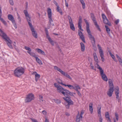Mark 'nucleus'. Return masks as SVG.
<instances>
[{
  "label": "nucleus",
  "instance_id": "nucleus-1",
  "mask_svg": "<svg viewBox=\"0 0 122 122\" xmlns=\"http://www.w3.org/2000/svg\"><path fill=\"white\" fill-rule=\"evenodd\" d=\"M0 32L1 34L0 36H2L3 38L5 39V40L6 41H7V44L9 47L11 49H12L13 47L11 45V44L12 43V41L7 36L6 34L2 30L0 29Z\"/></svg>",
  "mask_w": 122,
  "mask_h": 122
},
{
  "label": "nucleus",
  "instance_id": "nucleus-2",
  "mask_svg": "<svg viewBox=\"0 0 122 122\" xmlns=\"http://www.w3.org/2000/svg\"><path fill=\"white\" fill-rule=\"evenodd\" d=\"M25 72V69L22 67H18L14 70V73L16 77H19L23 74Z\"/></svg>",
  "mask_w": 122,
  "mask_h": 122
},
{
  "label": "nucleus",
  "instance_id": "nucleus-3",
  "mask_svg": "<svg viewBox=\"0 0 122 122\" xmlns=\"http://www.w3.org/2000/svg\"><path fill=\"white\" fill-rule=\"evenodd\" d=\"M35 98L34 95L32 93H30L27 95L25 99V102L26 103L29 102L33 100Z\"/></svg>",
  "mask_w": 122,
  "mask_h": 122
},
{
  "label": "nucleus",
  "instance_id": "nucleus-4",
  "mask_svg": "<svg viewBox=\"0 0 122 122\" xmlns=\"http://www.w3.org/2000/svg\"><path fill=\"white\" fill-rule=\"evenodd\" d=\"M24 12L30 27L33 26L31 23V19L27 11L26 10H24Z\"/></svg>",
  "mask_w": 122,
  "mask_h": 122
},
{
  "label": "nucleus",
  "instance_id": "nucleus-5",
  "mask_svg": "<svg viewBox=\"0 0 122 122\" xmlns=\"http://www.w3.org/2000/svg\"><path fill=\"white\" fill-rule=\"evenodd\" d=\"M54 85L57 88V90L58 92L59 93H61L62 94H64V90L65 89L64 88L61 86L59 84H57L56 83L54 84Z\"/></svg>",
  "mask_w": 122,
  "mask_h": 122
},
{
  "label": "nucleus",
  "instance_id": "nucleus-6",
  "mask_svg": "<svg viewBox=\"0 0 122 122\" xmlns=\"http://www.w3.org/2000/svg\"><path fill=\"white\" fill-rule=\"evenodd\" d=\"M64 92L65 93V94H63L65 97H68L69 95L71 96H74L73 93L65 89L64 90Z\"/></svg>",
  "mask_w": 122,
  "mask_h": 122
},
{
  "label": "nucleus",
  "instance_id": "nucleus-7",
  "mask_svg": "<svg viewBox=\"0 0 122 122\" xmlns=\"http://www.w3.org/2000/svg\"><path fill=\"white\" fill-rule=\"evenodd\" d=\"M63 99L68 103V104L69 105L73 104V102L69 97H63Z\"/></svg>",
  "mask_w": 122,
  "mask_h": 122
},
{
  "label": "nucleus",
  "instance_id": "nucleus-8",
  "mask_svg": "<svg viewBox=\"0 0 122 122\" xmlns=\"http://www.w3.org/2000/svg\"><path fill=\"white\" fill-rule=\"evenodd\" d=\"M31 29V30L32 31V34L33 36L35 38H37V32L35 30L33 27L32 26L30 27Z\"/></svg>",
  "mask_w": 122,
  "mask_h": 122
},
{
  "label": "nucleus",
  "instance_id": "nucleus-9",
  "mask_svg": "<svg viewBox=\"0 0 122 122\" xmlns=\"http://www.w3.org/2000/svg\"><path fill=\"white\" fill-rule=\"evenodd\" d=\"M78 33L80 37V38L81 39L82 41L84 43H85V38L82 32L80 30H78Z\"/></svg>",
  "mask_w": 122,
  "mask_h": 122
},
{
  "label": "nucleus",
  "instance_id": "nucleus-10",
  "mask_svg": "<svg viewBox=\"0 0 122 122\" xmlns=\"http://www.w3.org/2000/svg\"><path fill=\"white\" fill-rule=\"evenodd\" d=\"M95 67H97V68L100 71V73L101 75V76L103 75H104L105 74L104 73V71L103 70L102 68L99 66V65L97 63H96L95 65Z\"/></svg>",
  "mask_w": 122,
  "mask_h": 122
},
{
  "label": "nucleus",
  "instance_id": "nucleus-11",
  "mask_svg": "<svg viewBox=\"0 0 122 122\" xmlns=\"http://www.w3.org/2000/svg\"><path fill=\"white\" fill-rule=\"evenodd\" d=\"M54 68L55 70H56L60 72L63 75L65 76L66 73L65 72L62 70L60 69L58 67L56 66H54Z\"/></svg>",
  "mask_w": 122,
  "mask_h": 122
},
{
  "label": "nucleus",
  "instance_id": "nucleus-12",
  "mask_svg": "<svg viewBox=\"0 0 122 122\" xmlns=\"http://www.w3.org/2000/svg\"><path fill=\"white\" fill-rule=\"evenodd\" d=\"M32 74L35 75V81L36 82L37 81L40 77V75L37 74V72L36 71L34 72Z\"/></svg>",
  "mask_w": 122,
  "mask_h": 122
},
{
  "label": "nucleus",
  "instance_id": "nucleus-13",
  "mask_svg": "<svg viewBox=\"0 0 122 122\" xmlns=\"http://www.w3.org/2000/svg\"><path fill=\"white\" fill-rule=\"evenodd\" d=\"M92 19L93 20V22L94 23V24L96 26V27L100 31V29L99 28V26L97 24V22L96 21L95 17L92 18Z\"/></svg>",
  "mask_w": 122,
  "mask_h": 122
},
{
  "label": "nucleus",
  "instance_id": "nucleus-14",
  "mask_svg": "<svg viewBox=\"0 0 122 122\" xmlns=\"http://www.w3.org/2000/svg\"><path fill=\"white\" fill-rule=\"evenodd\" d=\"M114 91L113 89L111 88H109L108 91L107 92V95L109 97H111L112 95L113 92Z\"/></svg>",
  "mask_w": 122,
  "mask_h": 122
},
{
  "label": "nucleus",
  "instance_id": "nucleus-15",
  "mask_svg": "<svg viewBox=\"0 0 122 122\" xmlns=\"http://www.w3.org/2000/svg\"><path fill=\"white\" fill-rule=\"evenodd\" d=\"M88 37L91 40L92 42V43L95 44V38L94 36L92 35L91 34H89V35H88Z\"/></svg>",
  "mask_w": 122,
  "mask_h": 122
},
{
  "label": "nucleus",
  "instance_id": "nucleus-16",
  "mask_svg": "<svg viewBox=\"0 0 122 122\" xmlns=\"http://www.w3.org/2000/svg\"><path fill=\"white\" fill-rule=\"evenodd\" d=\"M99 52L100 54V56L101 57V59L102 61L103 62H104V61L105 60L104 58L103 57L104 56V53L103 51L102 50H99Z\"/></svg>",
  "mask_w": 122,
  "mask_h": 122
},
{
  "label": "nucleus",
  "instance_id": "nucleus-17",
  "mask_svg": "<svg viewBox=\"0 0 122 122\" xmlns=\"http://www.w3.org/2000/svg\"><path fill=\"white\" fill-rule=\"evenodd\" d=\"M8 19L11 21L12 22L15 21L13 16L10 14H9L8 15Z\"/></svg>",
  "mask_w": 122,
  "mask_h": 122
},
{
  "label": "nucleus",
  "instance_id": "nucleus-18",
  "mask_svg": "<svg viewBox=\"0 0 122 122\" xmlns=\"http://www.w3.org/2000/svg\"><path fill=\"white\" fill-rule=\"evenodd\" d=\"M103 21L105 24L109 26H111L112 25L111 23L109 21H108V20L107 18L103 20Z\"/></svg>",
  "mask_w": 122,
  "mask_h": 122
},
{
  "label": "nucleus",
  "instance_id": "nucleus-19",
  "mask_svg": "<svg viewBox=\"0 0 122 122\" xmlns=\"http://www.w3.org/2000/svg\"><path fill=\"white\" fill-rule=\"evenodd\" d=\"M36 50L39 53L41 54H42L44 55H45V52L40 49L38 48L36 49Z\"/></svg>",
  "mask_w": 122,
  "mask_h": 122
},
{
  "label": "nucleus",
  "instance_id": "nucleus-20",
  "mask_svg": "<svg viewBox=\"0 0 122 122\" xmlns=\"http://www.w3.org/2000/svg\"><path fill=\"white\" fill-rule=\"evenodd\" d=\"M47 13L48 17H50L52 16L51 10V9L49 8H47Z\"/></svg>",
  "mask_w": 122,
  "mask_h": 122
},
{
  "label": "nucleus",
  "instance_id": "nucleus-21",
  "mask_svg": "<svg viewBox=\"0 0 122 122\" xmlns=\"http://www.w3.org/2000/svg\"><path fill=\"white\" fill-rule=\"evenodd\" d=\"M93 56L95 61L97 63L98 62V60L96 53L94 52Z\"/></svg>",
  "mask_w": 122,
  "mask_h": 122
},
{
  "label": "nucleus",
  "instance_id": "nucleus-22",
  "mask_svg": "<svg viewBox=\"0 0 122 122\" xmlns=\"http://www.w3.org/2000/svg\"><path fill=\"white\" fill-rule=\"evenodd\" d=\"M93 104L90 103L89 104V109L91 113L92 114L93 112V109L92 107Z\"/></svg>",
  "mask_w": 122,
  "mask_h": 122
},
{
  "label": "nucleus",
  "instance_id": "nucleus-23",
  "mask_svg": "<svg viewBox=\"0 0 122 122\" xmlns=\"http://www.w3.org/2000/svg\"><path fill=\"white\" fill-rule=\"evenodd\" d=\"M81 117H80V114L79 112H78V114L76 117V122H80Z\"/></svg>",
  "mask_w": 122,
  "mask_h": 122
},
{
  "label": "nucleus",
  "instance_id": "nucleus-24",
  "mask_svg": "<svg viewBox=\"0 0 122 122\" xmlns=\"http://www.w3.org/2000/svg\"><path fill=\"white\" fill-rule=\"evenodd\" d=\"M115 93L116 96V98L117 99L119 98L118 96V94L119 93V89L118 88H116L115 90Z\"/></svg>",
  "mask_w": 122,
  "mask_h": 122
},
{
  "label": "nucleus",
  "instance_id": "nucleus-25",
  "mask_svg": "<svg viewBox=\"0 0 122 122\" xmlns=\"http://www.w3.org/2000/svg\"><path fill=\"white\" fill-rule=\"evenodd\" d=\"M81 50L83 52L85 50V45L83 43L81 42L80 43Z\"/></svg>",
  "mask_w": 122,
  "mask_h": 122
},
{
  "label": "nucleus",
  "instance_id": "nucleus-26",
  "mask_svg": "<svg viewBox=\"0 0 122 122\" xmlns=\"http://www.w3.org/2000/svg\"><path fill=\"white\" fill-rule=\"evenodd\" d=\"M47 39L51 44L53 46L54 45L55 43H56L55 42L53 41L50 37Z\"/></svg>",
  "mask_w": 122,
  "mask_h": 122
},
{
  "label": "nucleus",
  "instance_id": "nucleus-27",
  "mask_svg": "<svg viewBox=\"0 0 122 122\" xmlns=\"http://www.w3.org/2000/svg\"><path fill=\"white\" fill-rule=\"evenodd\" d=\"M101 107L100 105H98L97 108V112L98 116H100L101 115Z\"/></svg>",
  "mask_w": 122,
  "mask_h": 122
},
{
  "label": "nucleus",
  "instance_id": "nucleus-28",
  "mask_svg": "<svg viewBox=\"0 0 122 122\" xmlns=\"http://www.w3.org/2000/svg\"><path fill=\"white\" fill-rule=\"evenodd\" d=\"M70 29L74 31L75 30V28L73 23L70 24Z\"/></svg>",
  "mask_w": 122,
  "mask_h": 122
},
{
  "label": "nucleus",
  "instance_id": "nucleus-29",
  "mask_svg": "<svg viewBox=\"0 0 122 122\" xmlns=\"http://www.w3.org/2000/svg\"><path fill=\"white\" fill-rule=\"evenodd\" d=\"M102 79L104 81H107L108 80V79L107 77L105 75V74L104 75L102 76H101Z\"/></svg>",
  "mask_w": 122,
  "mask_h": 122
},
{
  "label": "nucleus",
  "instance_id": "nucleus-30",
  "mask_svg": "<svg viewBox=\"0 0 122 122\" xmlns=\"http://www.w3.org/2000/svg\"><path fill=\"white\" fill-rule=\"evenodd\" d=\"M36 61L40 64L42 65V63L41 61L37 57L35 58Z\"/></svg>",
  "mask_w": 122,
  "mask_h": 122
},
{
  "label": "nucleus",
  "instance_id": "nucleus-31",
  "mask_svg": "<svg viewBox=\"0 0 122 122\" xmlns=\"http://www.w3.org/2000/svg\"><path fill=\"white\" fill-rule=\"evenodd\" d=\"M105 27L106 29V31L107 33L109 35L110 33V29L108 28V27L106 25H105Z\"/></svg>",
  "mask_w": 122,
  "mask_h": 122
},
{
  "label": "nucleus",
  "instance_id": "nucleus-32",
  "mask_svg": "<svg viewBox=\"0 0 122 122\" xmlns=\"http://www.w3.org/2000/svg\"><path fill=\"white\" fill-rule=\"evenodd\" d=\"M48 17L49 20L50 25H51L52 26H54V24L52 23L53 22V20L52 19L51 17Z\"/></svg>",
  "mask_w": 122,
  "mask_h": 122
},
{
  "label": "nucleus",
  "instance_id": "nucleus-33",
  "mask_svg": "<svg viewBox=\"0 0 122 122\" xmlns=\"http://www.w3.org/2000/svg\"><path fill=\"white\" fill-rule=\"evenodd\" d=\"M80 1L81 4H82V8L83 9L85 8V3L84 2V1L83 0H80Z\"/></svg>",
  "mask_w": 122,
  "mask_h": 122
},
{
  "label": "nucleus",
  "instance_id": "nucleus-34",
  "mask_svg": "<svg viewBox=\"0 0 122 122\" xmlns=\"http://www.w3.org/2000/svg\"><path fill=\"white\" fill-rule=\"evenodd\" d=\"M64 86H68L69 88L70 89H74V87L73 86L71 85H64Z\"/></svg>",
  "mask_w": 122,
  "mask_h": 122
},
{
  "label": "nucleus",
  "instance_id": "nucleus-35",
  "mask_svg": "<svg viewBox=\"0 0 122 122\" xmlns=\"http://www.w3.org/2000/svg\"><path fill=\"white\" fill-rule=\"evenodd\" d=\"M86 30L88 35L91 34L89 29V26H86Z\"/></svg>",
  "mask_w": 122,
  "mask_h": 122
},
{
  "label": "nucleus",
  "instance_id": "nucleus-36",
  "mask_svg": "<svg viewBox=\"0 0 122 122\" xmlns=\"http://www.w3.org/2000/svg\"><path fill=\"white\" fill-rule=\"evenodd\" d=\"M57 8H56V10L58 12H59V13H60L61 14V15H62V12L61 11V10H60L59 8L60 7L59 5L57 6Z\"/></svg>",
  "mask_w": 122,
  "mask_h": 122
},
{
  "label": "nucleus",
  "instance_id": "nucleus-37",
  "mask_svg": "<svg viewBox=\"0 0 122 122\" xmlns=\"http://www.w3.org/2000/svg\"><path fill=\"white\" fill-rule=\"evenodd\" d=\"M45 30L46 35V37L47 38L50 37L49 35L47 29L46 28L45 29Z\"/></svg>",
  "mask_w": 122,
  "mask_h": 122
},
{
  "label": "nucleus",
  "instance_id": "nucleus-38",
  "mask_svg": "<svg viewBox=\"0 0 122 122\" xmlns=\"http://www.w3.org/2000/svg\"><path fill=\"white\" fill-rule=\"evenodd\" d=\"M2 15V12L1 10V7H0V20L2 22L4 20L1 17Z\"/></svg>",
  "mask_w": 122,
  "mask_h": 122
},
{
  "label": "nucleus",
  "instance_id": "nucleus-39",
  "mask_svg": "<svg viewBox=\"0 0 122 122\" xmlns=\"http://www.w3.org/2000/svg\"><path fill=\"white\" fill-rule=\"evenodd\" d=\"M109 52L110 55L111 56L112 58L113 59V60L114 61H116V60L115 58V56H114V55H113V54H112L110 52Z\"/></svg>",
  "mask_w": 122,
  "mask_h": 122
},
{
  "label": "nucleus",
  "instance_id": "nucleus-40",
  "mask_svg": "<svg viewBox=\"0 0 122 122\" xmlns=\"http://www.w3.org/2000/svg\"><path fill=\"white\" fill-rule=\"evenodd\" d=\"M90 66L92 69L94 70L95 71L96 70V69L95 68H94V67L92 66V63H91L90 64Z\"/></svg>",
  "mask_w": 122,
  "mask_h": 122
},
{
  "label": "nucleus",
  "instance_id": "nucleus-41",
  "mask_svg": "<svg viewBox=\"0 0 122 122\" xmlns=\"http://www.w3.org/2000/svg\"><path fill=\"white\" fill-rule=\"evenodd\" d=\"M25 49L29 51H31V49L27 46H25L24 47Z\"/></svg>",
  "mask_w": 122,
  "mask_h": 122
},
{
  "label": "nucleus",
  "instance_id": "nucleus-42",
  "mask_svg": "<svg viewBox=\"0 0 122 122\" xmlns=\"http://www.w3.org/2000/svg\"><path fill=\"white\" fill-rule=\"evenodd\" d=\"M30 55L31 56L35 58H36L37 57L36 56L35 54L33 52H32L31 54H30Z\"/></svg>",
  "mask_w": 122,
  "mask_h": 122
},
{
  "label": "nucleus",
  "instance_id": "nucleus-43",
  "mask_svg": "<svg viewBox=\"0 0 122 122\" xmlns=\"http://www.w3.org/2000/svg\"><path fill=\"white\" fill-rule=\"evenodd\" d=\"M105 117L107 118H109V114L108 112H107L105 114Z\"/></svg>",
  "mask_w": 122,
  "mask_h": 122
},
{
  "label": "nucleus",
  "instance_id": "nucleus-44",
  "mask_svg": "<svg viewBox=\"0 0 122 122\" xmlns=\"http://www.w3.org/2000/svg\"><path fill=\"white\" fill-rule=\"evenodd\" d=\"M57 82L58 83H59L60 84H61V85H62L64 86V85H65V84H63L62 82V81H61V80L60 79H59L57 80Z\"/></svg>",
  "mask_w": 122,
  "mask_h": 122
},
{
  "label": "nucleus",
  "instance_id": "nucleus-45",
  "mask_svg": "<svg viewBox=\"0 0 122 122\" xmlns=\"http://www.w3.org/2000/svg\"><path fill=\"white\" fill-rule=\"evenodd\" d=\"M109 85L110 87V88H112V89H113V88L114 87V86H113V82L110 83L109 84Z\"/></svg>",
  "mask_w": 122,
  "mask_h": 122
},
{
  "label": "nucleus",
  "instance_id": "nucleus-46",
  "mask_svg": "<svg viewBox=\"0 0 122 122\" xmlns=\"http://www.w3.org/2000/svg\"><path fill=\"white\" fill-rule=\"evenodd\" d=\"M82 22V20L80 16L79 17V20L78 21V24H81Z\"/></svg>",
  "mask_w": 122,
  "mask_h": 122
},
{
  "label": "nucleus",
  "instance_id": "nucleus-47",
  "mask_svg": "<svg viewBox=\"0 0 122 122\" xmlns=\"http://www.w3.org/2000/svg\"><path fill=\"white\" fill-rule=\"evenodd\" d=\"M84 20L86 24V26H89V24L87 20L85 19H84Z\"/></svg>",
  "mask_w": 122,
  "mask_h": 122
},
{
  "label": "nucleus",
  "instance_id": "nucleus-48",
  "mask_svg": "<svg viewBox=\"0 0 122 122\" xmlns=\"http://www.w3.org/2000/svg\"><path fill=\"white\" fill-rule=\"evenodd\" d=\"M78 27L79 29L81 31H83V30L81 28V24H78Z\"/></svg>",
  "mask_w": 122,
  "mask_h": 122
},
{
  "label": "nucleus",
  "instance_id": "nucleus-49",
  "mask_svg": "<svg viewBox=\"0 0 122 122\" xmlns=\"http://www.w3.org/2000/svg\"><path fill=\"white\" fill-rule=\"evenodd\" d=\"M102 15L103 20L107 19L106 15L104 14H102Z\"/></svg>",
  "mask_w": 122,
  "mask_h": 122
},
{
  "label": "nucleus",
  "instance_id": "nucleus-50",
  "mask_svg": "<svg viewBox=\"0 0 122 122\" xmlns=\"http://www.w3.org/2000/svg\"><path fill=\"white\" fill-rule=\"evenodd\" d=\"M115 116L116 117V119L117 121L118 120V114L117 113H115Z\"/></svg>",
  "mask_w": 122,
  "mask_h": 122
},
{
  "label": "nucleus",
  "instance_id": "nucleus-51",
  "mask_svg": "<svg viewBox=\"0 0 122 122\" xmlns=\"http://www.w3.org/2000/svg\"><path fill=\"white\" fill-rule=\"evenodd\" d=\"M55 102L57 103L60 104L61 102V101L59 100L56 99L55 100Z\"/></svg>",
  "mask_w": 122,
  "mask_h": 122
},
{
  "label": "nucleus",
  "instance_id": "nucleus-52",
  "mask_svg": "<svg viewBox=\"0 0 122 122\" xmlns=\"http://www.w3.org/2000/svg\"><path fill=\"white\" fill-rule=\"evenodd\" d=\"M9 3L10 4L12 5H14V3L13 0H9Z\"/></svg>",
  "mask_w": 122,
  "mask_h": 122
},
{
  "label": "nucleus",
  "instance_id": "nucleus-53",
  "mask_svg": "<svg viewBox=\"0 0 122 122\" xmlns=\"http://www.w3.org/2000/svg\"><path fill=\"white\" fill-rule=\"evenodd\" d=\"M65 76L69 78L71 80L72 79L71 77L67 73L66 74Z\"/></svg>",
  "mask_w": 122,
  "mask_h": 122
},
{
  "label": "nucleus",
  "instance_id": "nucleus-54",
  "mask_svg": "<svg viewBox=\"0 0 122 122\" xmlns=\"http://www.w3.org/2000/svg\"><path fill=\"white\" fill-rule=\"evenodd\" d=\"M13 23V24L14 25V26L15 27V29H16L17 28V26L16 25V23H15V21H13V22H12Z\"/></svg>",
  "mask_w": 122,
  "mask_h": 122
},
{
  "label": "nucleus",
  "instance_id": "nucleus-55",
  "mask_svg": "<svg viewBox=\"0 0 122 122\" xmlns=\"http://www.w3.org/2000/svg\"><path fill=\"white\" fill-rule=\"evenodd\" d=\"M99 121L100 122H102V118L101 116V115H100V116Z\"/></svg>",
  "mask_w": 122,
  "mask_h": 122
},
{
  "label": "nucleus",
  "instance_id": "nucleus-56",
  "mask_svg": "<svg viewBox=\"0 0 122 122\" xmlns=\"http://www.w3.org/2000/svg\"><path fill=\"white\" fill-rule=\"evenodd\" d=\"M74 87L75 88H78L79 89H81L80 87L79 86L77 85H75Z\"/></svg>",
  "mask_w": 122,
  "mask_h": 122
},
{
  "label": "nucleus",
  "instance_id": "nucleus-57",
  "mask_svg": "<svg viewBox=\"0 0 122 122\" xmlns=\"http://www.w3.org/2000/svg\"><path fill=\"white\" fill-rule=\"evenodd\" d=\"M97 46L98 47V49L99 50H99H102V48L101 47V46H100L99 45V44H98L97 45Z\"/></svg>",
  "mask_w": 122,
  "mask_h": 122
},
{
  "label": "nucleus",
  "instance_id": "nucleus-58",
  "mask_svg": "<svg viewBox=\"0 0 122 122\" xmlns=\"http://www.w3.org/2000/svg\"><path fill=\"white\" fill-rule=\"evenodd\" d=\"M84 112L83 111H81V112L80 115V117H81V118H82V115L83 114Z\"/></svg>",
  "mask_w": 122,
  "mask_h": 122
},
{
  "label": "nucleus",
  "instance_id": "nucleus-59",
  "mask_svg": "<svg viewBox=\"0 0 122 122\" xmlns=\"http://www.w3.org/2000/svg\"><path fill=\"white\" fill-rule=\"evenodd\" d=\"M42 113L44 115H46L47 114V112L45 110L43 111L42 112Z\"/></svg>",
  "mask_w": 122,
  "mask_h": 122
},
{
  "label": "nucleus",
  "instance_id": "nucleus-60",
  "mask_svg": "<svg viewBox=\"0 0 122 122\" xmlns=\"http://www.w3.org/2000/svg\"><path fill=\"white\" fill-rule=\"evenodd\" d=\"M69 20V24L73 23L71 18Z\"/></svg>",
  "mask_w": 122,
  "mask_h": 122
},
{
  "label": "nucleus",
  "instance_id": "nucleus-61",
  "mask_svg": "<svg viewBox=\"0 0 122 122\" xmlns=\"http://www.w3.org/2000/svg\"><path fill=\"white\" fill-rule=\"evenodd\" d=\"M31 120L33 122H38L37 120L35 119H32Z\"/></svg>",
  "mask_w": 122,
  "mask_h": 122
},
{
  "label": "nucleus",
  "instance_id": "nucleus-62",
  "mask_svg": "<svg viewBox=\"0 0 122 122\" xmlns=\"http://www.w3.org/2000/svg\"><path fill=\"white\" fill-rule=\"evenodd\" d=\"M91 18H94V15L93 13H92L91 14Z\"/></svg>",
  "mask_w": 122,
  "mask_h": 122
},
{
  "label": "nucleus",
  "instance_id": "nucleus-63",
  "mask_svg": "<svg viewBox=\"0 0 122 122\" xmlns=\"http://www.w3.org/2000/svg\"><path fill=\"white\" fill-rule=\"evenodd\" d=\"M66 108L67 109H68L70 108V105L67 104V105H66Z\"/></svg>",
  "mask_w": 122,
  "mask_h": 122
},
{
  "label": "nucleus",
  "instance_id": "nucleus-64",
  "mask_svg": "<svg viewBox=\"0 0 122 122\" xmlns=\"http://www.w3.org/2000/svg\"><path fill=\"white\" fill-rule=\"evenodd\" d=\"M53 3L55 4V5L56 6H58V4L57 3L55 0L53 1Z\"/></svg>",
  "mask_w": 122,
  "mask_h": 122
}]
</instances>
